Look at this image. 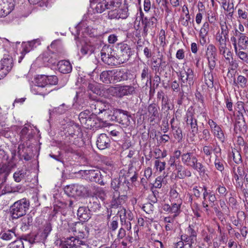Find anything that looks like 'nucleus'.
Returning <instances> with one entry per match:
<instances>
[{
  "label": "nucleus",
  "mask_w": 248,
  "mask_h": 248,
  "mask_svg": "<svg viewBox=\"0 0 248 248\" xmlns=\"http://www.w3.org/2000/svg\"><path fill=\"white\" fill-rule=\"evenodd\" d=\"M180 77L182 81L181 87L177 80L173 81L171 83V88L173 92H179L181 89L182 92L184 93L185 87H190L193 84V72L190 68H188L186 71H181Z\"/></svg>",
  "instance_id": "nucleus-2"
},
{
  "label": "nucleus",
  "mask_w": 248,
  "mask_h": 248,
  "mask_svg": "<svg viewBox=\"0 0 248 248\" xmlns=\"http://www.w3.org/2000/svg\"><path fill=\"white\" fill-rule=\"evenodd\" d=\"M109 9L118 8L122 4L123 0H106Z\"/></svg>",
  "instance_id": "nucleus-53"
},
{
  "label": "nucleus",
  "mask_w": 248,
  "mask_h": 248,
  "mask_svg": "<svg viewBox=\"0 0 248 248\" xmlns=\"http://www.w3.org/2000/svg\"><path fill=\"white\" fill-rule=\"evenodd\" d=\"M47 76L45 75H38L35 78V84L31 88L32 93L45 96L52 90L47 89Z\"/></svg>",
  "instance_id": "nucleus-5"
},
{
  "label": "nucleus",
  "mask_w": 248,
  "mask_h": 248,
  "mask_svg": "<svg viewBox=\"0 0 248 248\" xmlns=\"http://www.w3.org/2000/svg\"><path fill=\"white\" fill-rule=\"evenodd\" d=\"M134 232L131 233V235H128L126 237L127 240L130 243L133 241H138L140 239L139 232L140 231L139 227L138 225H135L133 227Z\"/></svg>",
  "instance_id": "nucleus-43"
},
{
  "label": "nucleus",
  "mask_w": 248,
  "mask_h": 248,
  "mask_svg": "<svg viewBox=\"0 0 248 248\" xmlns=\"http://www.w3.org/2000/svg\"><path fill=\"white\" fill-rule=\"evenodd\" d=\"M96 146L99 150L108 148L110 145V139L106 134H101L96 140Z\"/></svg>",
  "instance_id": "nucleus-20"
},
{
  "label": "nucleus",
  "mask_w": 248,
  "mask_h": 248,
  "mask_svg": "<svg viewBox=\"0 0 248 248\" xmlns=\"http://www.w3.org/2000/svg\"><path fill=\"white\" fill-rule=\"evenodd\" d=\"M127 73L123 70L114 69L104 71L100 75V79L103 82L108 84L111 81H120L127 79Z\"/></svg>",
  "instance_id": "nucleus-3"
},
{
  "label": "nucleus",
  "mask_w": 248,
  "mask_h": 248,
  "mask_svg": "<svg viewBox=\"0 0 248 248\" xmlns=\"http://www.w3.org/2000/svg\"><path fill=\"white\" fill-rule=\"evenodd\" d=\"M159 41L160 42L159 45L163 47L166 46L167 44L166 42V33L165 31L163 29H161L159 33Z\"/></svg>",
  "instance_id": "nucleus-59"
},
{
  "label": "nucleus",
  "mask_w": 248,
  "mask_h": 248,
  "mask_svg": "<svg viewBox=\"0 0 248 248\" xmlns=\"http://www.w3.org/2000/svg\"><path fill=\"white\" fill-rule=\"evenodd\" d=\"M183 203H170V214L173 218L178 217L181 213V206Z\"/></svg>",
  "instance_id": "nucleus-39"
},
{
  "label": "nucleus",
  "mask_w": 248,
  "mask_h": 248,
  "mask_svg": "<svg viewBox=\"0 0 248 248\" xmlns=\"http://www.w3.org/2000/svg\"><path fill=\"white\" fill-rule=\"evenodd\" d=\"M182 161L185 165L192 167L199 171L200 173L201 172L202 164L197 162V159L191 153H187L183 154L182 155Z\"/></svg>",
  "instance_id": "nucleus-12"
},
{
  "label": "nucleus",
  "mask_w": 248,
  "mask_h": 248,
  "mask_svg": "<svg viewBox=\"0 0 248 248\" xmlns=\"http://www.w3.org/2000/svg\"><path fill=\"white\" fill-rule=\"evenodd\" d=\"M26 174V170H17L14 173V179L16 182H20L25 178Z\"/></svg>",
  "instance_id": "nucleus-44"
},
{
  "label": "nucleus",
  "mask_w": 248,
  "mask_h": 248,
  "mask_svg": "<svg viewBox=\"0 0 248 248\" xmlns=\"http://www.w3.org/2000/svg\"><path fill=\"white\" fill-rule=\"evenodd\" d=\"M199 224L200 221L194 222V223L189 225L186 230V234L190 236L193 241H197V232Z\"/></svg>",
  "instance_id": "nucleus-23"
},
{
  "label": "nucleus",
  "mask_w": 248,
  "mask_h": 248,
  "mask_svg": "<svg viewBox=\"0 0 248 248\" xmlns=\"http://www.w3.org/2000/svg\"><path fill=\"white\" fill-rule=\"evenodd\" d=\"M106 9H109L106 0L98 3L95 7V10L98 13H102Z\"/></svg>",
  "instance_id": "nucleus-46"
},
{
  "label": "nucleus",
  "mask_w": 248,
  "mask_h": 248,
  "mask_svg": "<svg viewBox=\"0 0 248 248\" xmlns=\"http://www.w3.org/2000/svg\"><path fill=\"white\" fill-rule=\"evenodd\" d=\"M186 122L187 125H190L191 132L193 136H195L198 131L197 120L193 119L191 116H187Z\"/></svg>",
  "instance_id": "nucleus-38"
},
{
  "label": "nucleus",
  "mask_w": 248,
  "mask_h": 248,
  "mask_svg": "<svg viewBox=\"0 0 248 248\" xmlns=\"http://www.w3.org/2000/svg\"><path fill=\"white\" fill-rule=\"evenodd\" d=\"M157 22V19L155 16H151L149 18L147 17H142L141 22L143 25L142 36L145 37L148 35L150 30H152L155 27Z\"/></svg>",
  "instance_id": "nucleus-13"
},
{
  "label": "nucleus",
  "mask_w": 248,
  "mask_h": 248,
  "mask_svg": "<svg viewBox=\"0 0 248 248\" xmlns=\"http://www.w3.org/2000/svg\"><path fill=\"white\" fill-rule=\"evenodd\" d=\"M16 236V229L4 230L0 233V238L5 241L12 240L14 237Z\"/></svg>",
  "instance_id": "nucleus-31"
},
{
  "label": "nucleus",
  "mask_w": 248,
  "mask_h": 248,
  "mask_svg": "<svg viewBox=\"0 0 248 248\" xmlns=\"http://www.w3.org/2000/svg\"><path fill=\"white\" fill-rule=\"evenodd\" d=\"M192 209L194 214L192 220L194 222L200 221L199 218L201 217V205L196 202H194L192 206Z\"/></svg>",
  "instance_id": "nucleus-37"
},
{
  "label": "nucleus",
  "mask_w": 248,
  "mask_h": 248,
  "mask_svg": "<svg viewBox=\"0 0 248 248\" xmlns=\"http://www.w3.org/2000/svg\"><path fill=\"white\" fill-rule=\"evenodd\" d=\"M0 63L3 65L1 68L5 69L6 70H7V73H8L13 67V60L11 57L8 56V57H4L1 59L0 61Z\"/></svg>",
  "instance_id": "nucleus-34"
},
{
  "label": "nucleus",
  "mask_w": 248,
  "mask_h": 248,
  "mask_svg": "<svg viewBox=\"0 0 248 248\" xmlns=\"http://www.w3.org/2000/svg\"><path fill=\"white\" fill-rule=\"evenodd\" d=\"M115 52L113 50L108 46H104L100 52L102 61L106 64L110 65H115L116 57L114 56Z\"/></svg>",
  "instance_id": "nucleus-10"
},
{
  "label": "nucleus",
  "mask_w": 248,
  "mask_h": 248,
  "mask_svg": "<svg viewBox=\"0 0 248 248\" xmlns=\"http://www.w3.org/2000/svg\"><path fill=\"white\" fill-rule=\"evenodd\" d=\"M109 229L111 231H115L118 227V217H114L112 218L109 226Z\"/></svg>",
  "instance_id": "nucleus-64"
},
{
  "label": "nucleus",
  "mask_w": 248,
  "mask_h": 248,
  "mask_svg": "<svg viewBox=\"0 0 248 248\" xmlns=\"http://www.w3.org/2000/svg\"><path fill=\"white\" fill-rule=\"evenodd\" d=\"M74 197L81 196L84 194L85 187L81 185H75Z\"/></svg>",
  "instance_id": "nucleus-62"
},
{
  "label": "nucleus",
  "mask_w": 248,
  "mask_h": 248,
  "mask_svg": "<svg viewBox=\"0 0 248 248\" xmlns=\"http://www.w3.org/2000/svg\"><path fill=\"white\" fill-rule=\"evenodd\" d=\"M47 88L52 85H55L58 84V78L56 76H47L46 78Z\"/></svg>",
  "instance_id": "nucleus-57"
},
{
  "label": "nucleus",
  "mask_w": 248,
  "mask_h": 248,
  "mask_svg": "<svg viewBox=\"0 0 248 248\" xmlns=\"http://www.w3.org/2000/svg\"><path fill=\"white\" fill-rule=\"evenodd\" d=\"M238 46L241 49H245L248 46V37L245 34H240L238 37Z\"/></svg>",
  "instance_id": "nucleus-41"
},
{
  "label": "nucleus",
  "mask_w": 248,
  "mask_h": 248,
  "mask_svg": "<svg viewBox=\"0 0 248 248\" xmlns=\"http://www.w3.org/2000/svg\"><path fill=\"white\" fill-rule=\"evenodd\" d=\"M172 133L174 136V138L180 141L183 139V134L181 129L177 126L173 127V129H172Z\"/></svg>",
  "instance_id": "nucleus-48"
},
{
  "label": "nucleus",
  "mask_w": 248,
  "mask_h": 248,
  "mask_svg": "<svg viewBox=\"0 0 248 248\" xmlns=\"http://www.w3.org/2000/svg\"><path fill=\"white\" fill-rule=\"evenodd\" d=\"M113 116L117 122L124 126H127L130 124V115L127 111L116 109L114 112Z\"/></svg>",
  "instance_id": "nucleus-16"
},
{
  "label": "nucleus",
  "mask_w": 248,
  "mask_h": 248,
  "mask_svg": "<svg viewBox=\"0 0 248 248\" xmlns=\"http://www.w3.org/2000/svg\"><path fill=\"white\" fill-rule=\"evenodd\" d=\"M232 154L233 157V160L236 164H239L242 163V160L241 155L237 150L234 149L232 150Z\"/></svg>",
  "instance_id": "nucleus-55"
},
{
  "label": "nucleus",
  "mask_w": 248,
  "mask_h": 248,
  "mask_svg": "<svg viewBox=\"0 0 248 248\" xmlns=\"http://www.w3.org/2000/svg\"><path fill=\"white\" fill-rule=\"evenodd\" d=\"M90 105L92 114L96 116L107 109V106L101 101L93 100Z\"/></svg>",
  "instance_id": "nucleus-19"
},
{
  "label": "nucleus",
  "mask_w": 248,
  "mask_h": 248,
  "mask_svg": "<svg viewBox=\"0 0 248 248\" xmlns=\"http://www.w3.org/2000/svg\"><path fill=\"white\" fill-rule=\"evenodd\" d=\"M181 239L184 242V243H186L185 245H188L189 248H191L192 245L196 243L197 241L192 240L191 237H190V236L187 235L186 233L181 235Z\"/></svg>",
  "instance_id": "nucleus-56"
},
{
  "label": "nucleus",
  "mask_w": 248,
  "mask_h": 248,
  "mask_svg": "<svg viewBox=\"0 0 248 248\" xmlns=\"http://www.w3.org/2000/svg\"><path fill=\"white\" fill-rule=\"evenodd\" d=\"M234 129L242 133H245L247 131V125L242 113H241L240 115L237 116Z\"/></svg>",
  "instance_id": "nucleus-26"
},
{
  "label": "nucleus",
  "mask_w": 248,
  "mask_h": 248,
  "mask_svg": "<svg viewBox=\"0 0 248 248\" xmlns=\"http://www.w3.org/2000/svg\"><path fill=\"white\" fill-rule=\"evenodd\" d=\"M132 55V49L129 45L124 43L118 44L116 59L119 61V63H123L127 62Z\"/></svg>",
  "instance_id": "nucleus-8"
},
{
  "label": "nucleus",
  "mask_w": 248,
  "mask_h": 248,
  "mask_svg": "<svg viewBox=\"0 0 248 248\" xmlns=\"http://www.w3.org/2000/svg\"><path fill=\"white\" fill-rule=\"evenodd\" d=\"M186 12L185 13V16L184 15H181L180 20V23L181 24L185 27L188 25V22L190 19V16L187 7H186Z\"/></svg>",
  "instance_id": "nucleus-51"
},
{
  "label": "nucleus",
  "mask_w": 248,
  "mask_h": 248,
  "mask_svg": "<svg viewBox=\"0 0 248 248\" xmlns=\"http://www.w3.org/2000/svg\"><path fill=\"white\" fill-rule=\"evenodd\" d=\"M113 89L114 95L120 98L124 96L133 95L136 92V88L131 85H117Z\"/></svg>",
  "instance_id": "nucleus-9"
},
{
  "label": "nucleus",
  "mask_w": 248,
  "mask_h": 248,
  "mask_svg": "<svg viewBox=\"0 0 248 248\" xmlns=\"http://www.w3.org/2000/svg\"><path fill=\"white\" fill-rule=\"evenodd\" d=\"M98 119L97 116L93 114L88 117L87 120L84 122L82 121V125L87 129H92L94 127H98Z\"/></svg>",
  "instance_id": "nucleus-30"
},
{
  "label": "nucleus",
  "mask_w": 248,
  "mask_h": 248,
  "mask_svg": "<svg viewBox=\"0 0 248 248\" xmlns=\"http://www.w3.org/2000/svg\"><path fill=\"white\" fill-rule=\"evenodd\" d=\"M77 216L81 221L85 222L91 218L90 211L88 207H80L78 210Z\"/></svg>",
  "instance_id": "nucleus-29"
},
{
  "label": "nucleus",
  "mask_w": 248,
  "mask_h": 248,
  "mask_svg": "<svg viewBox=\"0 0 248 248\" xmlns=\"http://www.w3.org/2000/svg\"><path fill=\"white\" fill-rule=\"evenodd\" d=\"M247 79L242 75L238 76L237 80H234V84L238 85V87H240L241 88H245L247 86Z\"/></svg>",
  "instance_id": "nucleus-47"
},
{
  "label": "nucleus",
  "mask_w": 248,
  "mask_h": 248,
  "mask_svg": "<svg viewBox=\"0 0 248 248\" xmlns=\"http://www.w3.org/2000/svg\"><path fill=\"white\" fill-rule=\"evenodd\" d=\"M57 67L60 72L63 74L70 73L72 70V66L69 61L61 60L57 63Z\"/></svg>",
  "instance_id": "nucleus-27"
},
{
  "label": "nucleus",
  "mask_w": 248,
  "mask_h": 248,
  "mask_svg": "<svg viewBox=\"0 0 248 248\" xmlns=\"http://www.w3.org/2000/svg\"><path fill=\"white\" fill-rule=\"evenodd\" d=\"M169 195V200L170 203H183V201L176 189H171Z\"/></svg>",
  "instance_id": "nucleus-35"
},
{
  "label": "nucleus",
  "mask_w": 248,
  "mask_h": 248,
  "mask_svg": "<svg viewBox=\"0 0 248 248\" xmlns=\"http://www.w3.org/2000/svg\"><path fill=\"white\" fill-rule=\"evenodd\" d=\"M203 189L204 192L203 193V199L204 201L202 202V206L204 207H208V203L213 205L214 202L216 201V198L214 194L207 191V188L205 186H203Z\"/></svg>",
  "instance_id": "nucleus-28"
},
{
  "label": "nucleus",
  "mask_w": 248,
  "mask_h": 248,
  "mask_svg": "<svg viewBox=\"0 0 248 248\" xmlns=\"http://www.w3.org/2000/svg\"><path fill=\"white\" fill-rule=\"evenodd\" d=\"M175 177L178 179H184L186 177L191 176V172L187 169L185 168L180 163L176 165Z\"/></svg>",
  "instance_id": "nucleus-24"
},
{
  "label": "nucleus",
  "mask_w": 248,
  "mask_h": 248,
  "mask_svg": "<svg viewBox=\"0 0 248 248\" xmlns=\"http://www.w3.org/2000/svg\"><path fill=\"white\" fill-rule=\"evenodd\" d=\"M65 135L64 141L61 142L60 145L61 149L65 152L73 153L75 150L73 145L80 147L83 144V134L78 124H73L67 126L65 129Z\"/></svg>",
  "instance_id": "nucleus-1"
},
{
  "label": "nucleus",
  "mask_w": 248,
  "mask_h": 248,
  "mask_svg": "<svg viewBox=\"0 0 248 248\" xmlns=\"http://www.w3.org/2000/svg\"><path fill=\"white\" fill-rule=\"evenodd\" d=\"M166 164L165 161L162 162L158 159H156L155 161L154 169L156 171L161 172L165 170Z\"/></svg>",
  "instance_id": "nucleus-50"
},
{
  "label": "nucleus",
  "mask_w": 248,
  "mask_h": 248,
  "mask_svg": "<svg viewBox=\"0 0 248 248\" xmlns=\"http://www.w3.org/2000/svg\"><path fill=\"white\" fill-rule=\"evenodd\" d=\"M14 8L13 0H0V16H6L12 11Z\"/></svg>",
  "instance_id": "nucleus-17"
},
{
  "label": "nucleus",
  "mask_w": 248,
  "mask_h": 248,
  "mask_svg": "<svg viewBox=\"0 0 248 248\" xmlns=\"http://www.w3.org/2000/svg\"><path fill=\"white\" fill-rule=\"evenodd\" d=\"M52 231L51 224L50 223H47L44 225V228L43 232L41 233V237L42 239H46L47 237Z\"/></svg>",
  "instance_id": "nucleus-49"
},
{
  "label": "nucleus",
  "mask_w": 248,
  "mask_h": 248,
  "mask_svg": "<svg viewBox=\"0 0 248 248\" xmlns=\"http://www.w3.org/2000/svg\"><path fill=\"white\" fill-rule=\"evenodd\" d=\"M127 194L118 193L113 192L110 202V207L112 208L120 207L124 204L127 200Z\"/></svg>",
  "instance_id": "nucleus-14"
},
{
  "label": "nucleus",
  "mask_w": 248,
  "mask_h": 248,
  "mask_svg": "<svg viewBox=\"0 0 248 248\" xmlns=\"http://www.w3.org/2000/svg\"><path fill=\"white\" fill-rule=\"evenodd\" d=\"M87 207L90 212H96L99 211L101 206L100 202L96 196H92L89 198Z\"/></svg>",
  "instance_id": "nucleus-25"
},
{
  "label": "nucleus",
  "mask_w": 248,
  "mask_h": 248,
  "mask_svg": "<svg viewBox=\"0 0 248 248\" xmlns=\"http://www.w3.org/2000/svg\"><path fill=\"white\" fill-rule=\"evenodd\" d=\"M33 218L31 215H27L21 220V229L22 231H26L29 229L32 224Z\"/></svg>",
  "instance_id": "nucleus-32"
},
{
  "label": "nucleus",
  "mask_w": 248,
  "mask_h": 248,
  "mask_svg": "<svg viewBox=\"0 0 248 248\" xmlns=\"http://www.w3.org/2000/svg\"><path fill=\"white\" fill-rule=\"evenodd\" d=\"M75 185L76 184H73L64 187V192L69 197H74Z\"/></svg>",
  "instance_id": "nucleus-60"
},
{
  "label": "nucleus",
  "mask_w": 248,
  "mask_h": 248,
  "mask_svg": "<svg viewBox=\"0 0 248 248\" xmlns=\"http://www.w3.org/2000/svg\"><path fill=\"white\" fill-rule=\"evenodd\" d=\"M159 108L155 103H152L150 104L147 108L149 119L150 123H153L157 118H159Z\"/></svg>",
  "instance_id": "nucleus-22"
},
{
  "label": "nucleus",
  "mask_w": 248,
  "mask_h": 248,
  "mask_svg": "<svg viewBox=\"0 0 248 248\" xmlns=\"http://www.w3.org/2000/svg\"><path fill=\"white\" fill-rule=\"evenodd\" d=\"M61 244L62 248H78L80 245H85V242L74 236H70L62 240Z\"/></svg>",
  "instance_id": "nucleus-15"
},
{
  "label": "nucleus",
  "mask_w": 248,
  "mask_h": 248,
  "mask_svg": "<svg viewBox=\"0 0 248 248\" xmlns=\"http://www.w3.org/2000/svg\"><path fill=\"white\" fill-rule=\"evenodd\" d=\"M36 41L33 40L28 42H23L21 45L22 50L21 55L18 59V62H20L24 58L25 55L32 50L35 47Z\"/></svg>",
  "instance_id": "nucleus-21"
},
{
  "label": "nucleus",
  "mask_w": 248,
  "mask_h": 248,
  "mask_svg": "<svg viewBox=\"0 0 248 248\" xmlns=\"http://www.w3.org/2000/svg\"><path fill=\"white\" fill-rule=\"evenodd\" d=\"M216 50L215 46L213 45H209L206 49L205 57L211 69H213L216 66Z\"/></svg>",
  "instance_id": "nucleus-18"
},
{
  "label": "nucleus",
  "mask_w": 248,
  "mask_h": 248,
  "mask_svg": "<svg viewBox=\"0 0 248 248\" xmlns=\"http://www.w3.org/2000/svg\"><path fill=\"white\" fill-rule=\"evenodd\" d=\"M216 39L217 43H218L219 46H227L226 42L227 40H228V36H226L220 34V32H217L216 35Z\"/></svg>",
  "instance_id": "nucleus-45"
},
{
  "label": "nucleus",
  "mask_w": 248,
  "mask_h": 248,
  "mask_svg": "<svg viewBox=\"0 0 248 248\" xmlns=\"http://www.w3.org/2000/svg\"><path fill=\"white\" fill-rule=\"evenodd\" d=\"M84 174L86 179L91 182H94L102 186L105 184L101 172L98 168H95L94 169L85 170Z\"/></svg>",
  "instance_id": "nucleus-11"
},
{
  "label": "nucleus",
  "mask_w": 248,
  "mask_h": 248,
  "mask_svg": "<svg viewBox=\"0 0 248 248\" xmlns=\"http://www.w3.org/2000/svg\"><path fill=\"white\" fill-rule=\"evenodd\" d=\"M11 170V168L7 164H3L0 166V175L2 176V179H4V181H6L7 177L10 174Z\"/></svg>",
  "instance_id": "nucleus-40"
},
{
  "label": "nucleus",
  "mask_w": 248,
  "mask_h": 248,
  "mask_svg": "<svg viewBox=\"0 0 248 248\" xmlns=\"http://www.w3.org/2000/svg\"><path fill=\"white\" fill-rule=\"evenodd\" d=\"M126 235L125 229L123 227L120 228L117 234V238L115 240L114 242H120L121 240L123 239L126 236Z\"/></svg>",
  "instance_id": "nucleus-61"
},
{
  "label": "nucleus",
  "mask_w": 248,
  "mask_h": 248,
  "mask_svg": "<svg viewBox=\"0 0 248 248\" xmlns=\"http://www.w3.org/2000/svg\"><path fill=\"white\" fill-rule=\"evenodd\" d=\"M120 220L128 219L133 220L134 219V215L132 211L129 209H126L122 207L121 210L119 211Z\"/></svg>",
  "instance_id": "nucleus-33"
},
{
  "label": "nucleus",
  "mask_w": 248,
  "mask_h": 248,
  "mask_svg": "<svg viewBox=\"0 0 248 248\" xmlns=\"http://www.w3.org/2000/svg\"><path fill=\"white\" fill-rule=\"evenodd\" d=\"M241 48L235 51L236 55L244 62L248 63V54L245 52L241 51Z\"/></svg>",
  "instance_id": "nucleus-54"
},
{
  "label": "nucleus",
  "mask_w": 248,
  "mask_h": 248,
  "mask_svg": "<svg viewBox=\"0 0 248 248\" xmlns=\"http://www.w3.org/2000/svg\"><path fill=\"white\" fill-rule=\"evenodd\" d=\"M129 182L126 177L120 176L119 178H114L111 182V188L114 190L113 192L127 194L129 190Z\"/></svg>",
  "instance_id": "nucleus-7"
},
{
  "label": "nucleus",
  "mask_w": 248,
  "mask_h": 248,
  "mask_svg": "<svg viewBox=\"0 0 248 248\" xmlns=\"http://www.w3.org/2000/svg\"><path fill=\"white\" fill-rule=\"evenodd\" d=\"M142 209L147 214H150L153 212L154 209V206L152 203L147 202L143 205Z\"/></svg>",
  "instance_id": "nucleus-63"
},
{
  "label": "nucleus",
  "mask_w": 248,
  "mask_h": 248,
  "mask_svg": "<svg viewBox=\"0 0 248 248\" xmlns=\"http://www.w3.org/2000/svg\"><path fill=\"white\" fill-rule=\"evenodd\" d=\"M68 230L72 232L74 237L77 239L84 240L88 236V231L86 225L82 221L70 223L68 224Z\"/></svg>",
  "instance_id": "nucleus-6"
},
{
  "label": "nucleus",
  "mask_w": 248,
  "mask_h": 248,
  "mask_svg": "<svg viewBox=\"0 0 248 248\" xmlns=\"http://www.w3.org/2000/svg\"><path fill=\"white\" fill-rule=\"evenodd\" d=\"M150 70L148 66L146 65L144 66L141 71V80L145 79L146 78L149 79L150 82H151L152 77L150 75Z\"/></svg>",
  "instance_id": "nucleus-58"
},
{
  "label": "nucleus",
  "mask_w": 248,
  "mask_h": 248,
  "mask_svg": "<svg viewBox=\"0 0 248 248\" xmlns=\"http://www.w3.org/2000/svg\"><path fill=\"white\" fill-rule=\"evenodd\" d=\"M126 2V0H124L123 7L121 8L118 9L120 18L125 19L128 16V4Z\"/></svg>",
  "instance_id": "nucleus-42"
},
{
  "label": "nucleus",
  "mask_w": 248,
  "mask_h": 248,
  "mask_svg": "<svg viewBox=\"0 0 248 248\" xmlns=\"http://www.w3.org/2000/svg\"><path fill=\"white\" fill-rule=\"evenodd\" d=\"M163 56L162 55L161 57L159 58L160 60V63L157 64L156 65H154L152 68L153 70H155V71H159V67H160L161 71L164 70L166 67L167 66L166 63V62L165 61L163 60L162 59Z\"/></svg>",
  "instance_id": "nucleus-52"
},
{
  "label": "nucleus",
  "mask_w": 248,
  "mask_h": 248,
  "mask_svg": "<svg viewBox=\"0 0 248 248\" xmlns=\"http://www.w3.org/2000/svg\"><path fill=\"white\" fill-rule=\"evenodd\" d=\"M30 201L22 198L15 202L11 206V213L13 219H17L24 216L29 209Z\"/></svg>",
  "instance_id": "nucleus-4"
},
{
  "label": "nucleus",
  "mask_w": 248,
  "mask_h": 248,
  "mask_svg": "<svg viewBox=\"0 0 248 248\" xmlns=\"http://www.w3.org/2000/svg\"><path fill=\"white\" fill-rule=\"evenodd\" d=\"M233 174L235 180L238 184L239 186H242V184H240L239 180L240 178H242L245 174L246 172L245 171L244 169L242 167L240 166L237 167L236 170L235 168L234 167L233 168Z\"/></svg>",
  "instance_id": "nucleus-36"
}]
</instances>
